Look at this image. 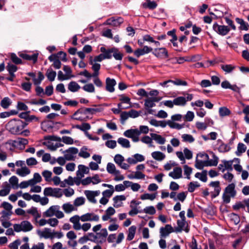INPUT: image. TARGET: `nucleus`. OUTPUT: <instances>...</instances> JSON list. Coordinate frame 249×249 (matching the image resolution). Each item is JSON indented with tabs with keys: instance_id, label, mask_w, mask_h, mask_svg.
Wrapping results in <instances>:
<instances>
[{
	"instance_id": "1",
	"label": "nucleus",
	"mask_w": 249,
	"mask_h": 249,
	"mask_svg": "<svg viewBox=\"0 0 249 249\" xmlns=\"http://www.w3.org/2000/svg\"><path fill=\"white\" fill-rule=\"evenodd\" d=\"M28 124L19 119H13L10 120L6 125V129L12 134H22V130Z\"/></svg>"
},
{
	"instance_id": "2",
	"label": "nucleus",
	"mask_w": 249,
	"mask_h": 249,
	"mask_svg": "<svg viewBox=\"0 0 249 249\" xmlns=\"http://www.w3.org/2000/svg\"><path fill=\"white\" fill-rule=\"evenodd\" d=\"M70 219L71 220L81 221L82 222L86 221H98L99 216L94 213H87L81 216L75 215L71 217Z\"/></svg>"
},
{
	"instance_id": "3",
	"label": "nucleus",
	"mask_w": 249,
	"mask_h": 249,
	"mask_svg": "<svg viewBox=\"0 0 249 249\" xmlns=\"http://www.w3.org/2000/svg\"><path fill=\"white\" fill-rule=\"evenodd\" d=\"M44 215L46 217H52L55 215L57 218H62L64 217L63 213L60 211V206L58 205H53L50 207L44 213Z\"/></svg>"
},
{
	"instance_id": "4",
	"label": "nucleus",
	"mask_w": 249,
	"mask_h": 249,
	"mask_svg": "<svg viewBox=\"0 0 249 249\" xmlns=\"http://www.w3.org/2000/svg\"><path fill=\"white\" fill-rule=\"evenodd\" d=\"M14 230L16 232H28L33 229L32 224L28 221H23L20 224H15L13 225Z\"/></svg>"
},
{
	"instance_id": "5",
	"label": "nucleus",
	"mask_w": 249,
	"mask_h": 249,
	"mask_svg": "<svg viewBox=\"0 0 249 249\" xmlns=\"http://www.w3.org/2000/svg\"><path fill=\"white\" fill-rule=\"evenodd\" d=\"M44 195L45 196H52L56 198H60L63 195L62 190L58 188L46 187L44 189L43 192Z\"/></svg>"
},
{
	"instance_id": "6",
	"label": "nucleus",
	"mask_w": 249,
	"mask_h": 249,
	"mask_svg": "<svg viewBox=\"0 0 249 249\" xmlns=\"http://www.w3.org/2000/svg\"><path fill=\"white\" fill-rule=\"evenodd\" d=\"M60 151L64 154L65 159L69 161L74 160L76 157V154H77L79 151L78 148L74 147H70L65 151H63L61 149Z\"/></svg>"
},
{
	"instance_id": "7",
	"label": "nucleus",
	"mask_w": 249,
	"mask_h": 249,
	"mask_svg": "<svg viewBox=\"0 0 249 249\" xmlns=\"http://www.w3.org/2000/svg\"><path fill=\"white\" fill-rule=\"evenodd\" d=\"M161 98L159 97H147L144 100V107L146 109H149L148 112L149 114H152L153 110L150 109L156 106L155 102H158Z\"/></svg>"
},
{
	"instance_id": "8",
	"label": "nucleus",
	"mask_w": 249,
	"mask_h": 249,
	"mask_svg": "<svg viewBox=\"0 0 249 249\" xmlns=\"http://www.w3.org/2000/svg\"><path fill=\"white\" fill-rule=\"evenodd\" d=\"M70 221L73 224V228L76 231L82 230L84 231H88L91 228V224L89 223H84L81 225L79 221L71 220L70 219Z\"/></svg>"
},
{
	"instance_id": "9",
	"label": "nucleus",
	"mask_w": 249,
	"mask_h": 249,
	"mask_svg": "<svg viewBox=\"0 0 249 249\" xmlns=\"http://www.w3.org/2000/svg\"><path fill=\"white\" fill-rule=\"evenodd\" d=\"M108 235L107 230L105 228L101 230L100 232L96 233L94 243L103 244L105 242Z\"/></svg>"
},
{
	"instance_id": "10",
	"label": "nucleus",
	"mask_w": 249,
	"mask_h": 249,
	"mask_svg": "<svg viewBox=\"0 0 249 249\" xmlns=\"http://www.w3.org/2000/svg\"><path fill=\"white\" fill-rule=\"evenodd\" d=\"M213 28L217 34L223 36L228 34L230 31V28L227 26L219 25L217 23L213 24Z\"/></svg>"
},
{
	"instance_id": "11",
	"label": "nucleus",
	"mask_w": 249,
	"mask_h": 249,
	"mask_svg": "<svg viewBox=\"0 0 249 249\" xmlns=\"http://www.w3.org/2000/svg\"><path fill=\"white\" fill-rule=\"evenodd\" d=\"M84 194L86 196L88 200L91 203L95 204L97 203V200L95 198L96 196H98L100 194V191H89L86 190L84 192Z\"/></svg>"
},
{
	"instance_id": "12",
	"label": "nucleus",
	"mask_w": 249,
	"mask_h": 249,
	"mask_svg": "<svg viewBox=\"0 0 249 249\" xmlns=\"http://www.w3.org/2000/svg\"><path fill=\"white\" fill-rule=\"evenodd\" d=\"M83 110H84V107L78 109L71 116V119L80 121H86L88 117L86 115V113H84Z\"/></svg>"
},
{
	"instance_id": "13",
	"label": "nucleus",
	"mask_w": 249,
	"mask_h": 249,
	"mask_svg": "<svg viewBox=\"0 0 249 249\" xmlns=\"http://www.w3.org/2000/svg\"><path fill=\"white\" fill-rule=\"evenodd\" d=\"M152 53L157 57L163 59L168 57V53L165 48H159L154 49Z\"/></svg>"
},
{
	"instance_id": "14",
	"label": "nucleus",
	"mask_w": 249,
	"mask_h": 249,
	"mask_svg": "<svg viewBox=\"0 0 249 249\" xmlns=\"http://www.w3.org/2000/svg\"><path fill=\"white\" fill-rule=\"evenodd\" d=\"M114 160L119 167L123 169H128L129 167L128 164L124 162V158L121 154H116L114 158Z\"/></svg>"
},
{
	"instance_id": "15",
	"label": "nucleus",
	"mask_w": 249,
	"mask_h": 249,
	"mask_svg": "<svg viewBox=\"0 0 249 249\" xmlns=\"http://www.w3.org/2000/svg\"><path fill=\"white\" fill-rule=\"evenodd\" d=\"M197 156L204 158L207 161L208 166H216L218 162V158L214 154H213V159L210 160L209 159V156L206 154H199Z\"/></svg>"
},
{
	"instance_id": "16",
	"label": "nucleus",
	"mask_w": 249,
	"mask_h": 249,
	"mask_svg": "<svg viewBox=\"0 0 249 249\" xmlns=\"http://www.w3.org/2000/svg\"><path fill=\"white\" fill-rule=\"evenodd\" d=\"M173 228L171 225L167 224L164 227H161L160 230V236L161 238H166L170 233L174 232Z\"/></svg>"
},
{
	"instance_id": "17",
	"label": "nucleus",
	"mask_w": 249,
	"mask_h": 249,
	"mask_svg": "<svg viewBox=\"0 0 249 249\" xmlns=\"http://www.w3.org/2000/svg\"><path fill=\"white\" fill-rule=\"evenodd\" d=\"M52 230L48 228H45L43 231L38 230L37 231V233L40 237L45 239H52Z\"/></svg>"
},
{
	"instance_id": "18",
	"label": "nucleus",
	"mask_w": 249,
	"mask_h": 249,
	"mask_svg": "<svg viewBox=\"0 0 249 249\" xmlns=\"http://www.w3.org/2000/svg\"><path fill=\"white\" fill-rule=\"evenodd\" d=\"M209 185L213 187L214 192L212 193V197L215 198L218 196L221 191V187L220 186V182L219 181H212Z\"/></svg>"
},
{
	"instance_id": "19",
	"label": "nucleus",
	"mask_w": 249,
	"mask_h": 249,
	"mask_svg": "<svg viewBox=\"0 0 249 249\" xmlns=\"http://www.w3.org/2000/svg\"><path fill=\"white\" fill-rule=\"evenodd\" d=\"M89 63L92 65L91 69L93 71V73H92V77L98 76L99 74V70L101 68V65L99 63H97L94 61H92V57L91 56H90L89 58Z\"/></svg>"
},
{
	"instance_id": "20",
	"label": "nucleus",
	"mask_w": 249,
	"mask_h": 249,
	"mask_svg": "<svg viewBox=\"0 0 249 249\" xmlns=\"http://www.w3.org/2000/svg\"><path fill=\"white\" fill-rule=\"evenodd\" d=\"M169 176L173 179L180 178L182 177V170L181 167H175L173 171L169 173Z\"/></svg>"
},
{
	"instance_id": "21",
	"label": "nucleus",
	"mask_w": 249,
	"mask_h": 249,
	"mask_svg": "<svg viewBox=\"0 0 249 249\" xmlns=\"http://www.w3.org/2000/svg\"><path fill=\"white\" fill-rule=\"evenodd\" d=\"M152 48L147 46H144L142 49H138L135 50L134 52V54L136 57H139L141 55H143L145 54L148 53L152 52Z\"/></svg>"
},
{
	"instance_id": "22",
	"label": "nucleus",
	"mask_w": 249,
	"mask_h": 249,
	"mask_svg": "<svg viewBox=\"0 0 249 249\" xmlns=\"http://www.w3.org/2000/svg\"><path fill=\"white\" fill-rule=\"evenodd\" d=\"M126 199V197L124 195L116 196L113 198V206L115 208H119L123 205V201Z\"/></svg>"
},
{
	"instance_id": "23",
	"label": "nucleus",
	"mask_w": 249,
	"mask_h": 249,
	"mask_svg": "<svg viewBox=\"0 0 249 249\" xmlns=\"http://www.w3.org/2000/svg\"><path fill=\"white\" fill-rule=\"evenodd\" d=\"M106 90L110 92H113L115 90L114 87L116 84V81L114 79L108 77L106 79Z\"/></svg>"
},
{
	"instance_id": "24",
	"label": "nucleus",
	"mask_w": 249,
	"mask_h": 249,
	"mask_svg": "<svg viewBox=\"0 0 249 249\" xmlns=\"http://www.w3.org/2000/svg\"><path fill=\"white\" fill-rule=\"evenodd\" d=\"M123 19L120 17L117 18H111L108 19L106 21V23L108 25H110L114 26H119L121 23H122L123 22Z\"/></svg>"
},
{
	"instance_id": "25",
	"label": "nucleus",
	"mask_w": 249,
	"mask_h": 249,
	"mask_svg": "<svg viewBox=\"0 0 249 249\" xmlns=\"http://www.w3.org/2000/svg\"><path fill=\"white\" fill-rule=\"evenodd\" d=\"M234 160H237L239 162V159L238 158H234L233 160L228 161L223 160V163L224 165V168L222 169V172H224L226 170L229 171H231L233 170L232 164Z\"/></svg>"
},
{
	"instance_id": "26",
	"label": "nucleus",
	"mask_w": 249,
	"mask_h": 249,
	"mask_svg": "<svg viewBox=\"0 0 249 249\" xmlns=\"http://www.w3.org/2000/svg\"><path fill=\"white\" fill-rule=\"evenodd\" d=\"M78 170L76 172V175L78 177L82 178L84 177V174H88L89 170V168L84 165H79L78 166Z\"/></svg>"
},
{
	"instance_id": "27",
	"label": "nucleus",
	"mask_w": 249,
	"mask_h": 249,
	"mask_svg": "<svg viewBox=\"0 0 249 249\" xmlns=\"http://www.w3.org/2000/svg\"><path fill=\"white\" fill-rule=\"evenodd\" d=\"M150 136L153 140H154L159 144H164L166 142V139L160 135L156 133H151Z\"/></svg>"
},
{
	"instance_id": "28",
	"label": "nucleus",
	"mask_w": 249,
	"mask_h": 249,
	"mask_svg": "<svg viewBox=\"0 0 249 249\" xmlns=\"http://www.w3.org/2000/svg\"><path fill=\"white\" fill-rule=\"evenodd\" d=\"M19 56L23 59L27 60L32 61L34 63H35L37 60V53H34L32 55L26 53H21Z\"/></svg>"
},
{
	"instance_id": "29",
	"label": "nucleus",
	"mask_w": 249,
	"mask_h": 249,
	"mask_svg": "<svg viewBox=\"0 0 249 249\" xmlns=\"http://www.w3.org/2000/svg\"><path fill=\"white\" fill-rule=\"evenodd\" d=\"M177 224L178 227L175 229L176 232H181L183 230L185 231L186 232L189 231L188 229H184L186 225L185 220H178L177 221Z\"/></svg>"
},
{
	"instance_id": "30",
	"label": "nucleus",
	"mask_w": 249,
	"mask_h": 249,
	"mask_svg": "<svg viewBox=\"0 0 249 249\" xmlns=\"http://www.w3.org/2000/svg\"><path fill=\"white\" fill-rule=\"evenodd\" d=\"M28 141L26 139L18 138L17 139L14 140L12 142V144L16 147L20 146L22 145L24 146L27 144Z\"/></svg>"
},
{
	"instance_id": "31",
	"label": "nucleus",
	"mask_w": 249,
	"mask_h": 249,
	"mask_svg": "<svg viewBox=\"0 0 249 249\" xmlns=\"http://www.w3.org/2000/svg\"><path fill=\"white\" fill-rule=\"evenodd\" d=\"M146 2L142 4V6L143 8H149V9H154L157 7V4L155 1H151L150 0H145Z\"/></svg>"
},
{
	"instance_id": "32",
	"label": "nucleus",
	"mask_w": 249,
	"mask_h": 249,
	"mask_svg": "<svg viewBox=\"0 0 249 249\" xmlns=\"http://www.w3.org/2000/svg\"><path fill=\"white\" fill-rule=\"evenodd\" d=\"M2 189L0 190V196H4L8 195L11 190L10 185L5 182L2 186Z\"/></svg>"
},
{
	"instance_id": "33",
	"label": "nucleus",
	"mask_w": 249,
	"mask_h": 249,
	"mask_svg": "<svg viewBox=\"0 0 249 249\" xmlns=\"http://www.w3.org/2000/svg\"><path fill=\"white\" fill-rule=\"evenodd\" d=\"M224 192L229 194L232 197H234L236 193L235 190V184L234 183L229 184L226 187Z\"/></svg>"
},
{
	"instance_id": "34",
	"label": "nucleus",
	"mask_w": 249,
	"mask_h": 249,
	"mask_svg": "<svg viewBox=\"0 0 249 249\" xmlns=\"http://www.w3.org/2000/svg\"><path fill=\"white\" fill-rule=\"evenodd\" d=\"M30 169L26 166H24L21 168H18L16 170V174L20 177H25L30 173Z\"/></svg>"
},
{
	"instance_id": "35",
	"label": "nucleus",
	"mask_w": 249,
	"mask_h": 249,
	"mask_svg": "<svg viewBox=\"0 0 249 249\" xmlns=\"http://www.w3.org/2000/svg\"><path fill=\"white\" fill-rule=\"evenodd\" d=\"M152 157L158 161H161L165 158L164 154L160 151H154L151 153Z\"/></svg>"
},
{
	"instance_id": "36",
	"label": "nucleus",
	"mask_w": 249,
	"mask_h": 249,
	"mask_svg": "<svg viewBox=\"0 0 249 249\" xmlns=\"http://www.w3.org/2000/svg\"><path fill=\"white\" fill-rule=\"evenodd\" d=\"M246 150V145L243 143L239 142L237 145V150L235 151V154L238 157L241 156L243 153L245 152Z\"/></svg>"
},
{
	"instance_id": "37",
	"label": "nucleus",
	"mask_w": 249,
	"mask_h": 249,
	"mask_svg": "<svg viewBox=\"0 0 249 249\" xmlns=\"http://www.w3.org/2000/svg\"><path fill=\"white\" fill-rule=\"evenodd\" d=\"M68 89L72 92H75L80 89V86L75 81H71L68 86Z\"/></svg>"
},
{
	"instance_id": "38",
	"label": "nucleus",
	"mask_w": 249,
	"mask_h": 249,
	"mask_svg": "<svg viewBox=\"0 0 249 249\" xmlns=\"http://www.w3.org/2000/svg\"><path fill=\"white\" fill-rule=\"evenodd\" d=\"M175 105L178 106H184L186 104V98L184 97L179 96L174 99Z\"/></svg>"
},
{
	"instance_id": "39",
	"label": "nucleus",
	"mask_w": 249,
	"mask_h": 249,
	"mask_svg": "<svg viewBox=\"0 0 249 249\" xmlns=\"http://www.w3.org/2000/svg\"><path fill=\"white\" fill-rule=\"evenodd\" d=\"M139 132V130L137 129H130L124 131V135L126 137L132 138Z\"/></svg>"
},
{
	"instance_id": "40",
	"label": "nucleus",
	"mask_w": 249,
	"mask_h": 249,
	"mask_svg": "<svg viewBox=\"0 0 249 249\" xmlns=\"http://www.w3.org/2000/svg\"><path fill=\"white\" fill-rule=\"evenodd\" d=\"M236 21L240 25V29L242 30L247 31L249 29V25L243 19L238 18H236Z\"/></svg>"
},
{
	"instance_id": "41",
	"label": "nucleus",
	"mask_w": 249,
	"mask_h": 249,
	"mask_svg": "<svg viewBox=\"0 0 249 249\" xmlns=\"http://www.w3.org/2000/svg\"><path fill=\"white\" fill-rule=\"evenodd\" d=\"M62 207L64 211L67 213H71L75 210L74 206L70 203H64Z\"/></svg>"
},
{
	"instance_id": "42",
	"label": "nucleus",
	"mask_w": 249,
	"mask_h": 249,
	"mask_svg": "<svg viewBox=\"0 0 249 249\" xmlns=\"http://www.w3.org/2000/svg\"><path fill=\"white\" fill-rule=\"evenodd\" d=\"M9 181L11 185L12 188L14 189H17L18 188V179L16 176H13L9 178Z\"/></svg>"
},
{
	"instance_id": "43",
	"label": "nucleus",
	"mask_w": 249,
	"mask_h": 249,
	"mask_svg": "<svg viewBox=\"0 0 249 249\" xmlns=\"http://www.w3.org/2000/svg\"><path fill=\"white\" fill-rule=\"evenodd\" d=\"M136 231V227L135 226H132L129 228L128 233L127 237V240L130 241L134 238Z\"/></svg>"
},
{
	"instance_id": "44",
	"label": "nucleus",
	"mask_w": 249,
	"mask_h": 249,
	"mask_svg": "<svg viewBox=\"0 0 249 249\" xmlns=\"http://www.w3.org/2000/svg\"><path fill=\"white\" fill-rule=\"evenodd\" d=\"M56 72L53 71L52 69H48L46 72V75L48 78V80L53 82L55 78L56 77Z\"/></svg>"
},
{
	"instance_id": "45",
	"label": "nucleus",
	"mask_w": 249,
	"mask_h": 249,
	"mask_svg": "<svg viewBox=\"0 0 249 249\" xmlns=\"http://www.w3.org/2000/svg\"><path fill=\"white\" fill-rule=\"evenodd\" d=\"M118 142L124 148H129L130 147L129 141L127 139L119 138L118 139Z\"/></svg>"
},
{
	"instance_id": "46",
	"label": "nucleus",
	"mask_w": 249,
	"mask_h": 249,
	"mask_svg": "<svg viewBox=\"0 0 249 249\" xmlns=\"http://www.w3.org/2000/svg\"><path fill=\"white\" fill-rule=\"evenodd\" d=\"M168 126L171 128H176L178 130L181 129L184 127V124H181L176 123L172 121L168 120Z\"/></svg>"
},
{
	"instance_id": "47",
	"label": "nucleus",
	"mask_w": 249,
	"mask_h": 249,
	"mask_svg": "<svg viewBox=\"0 0 249 249\" xmlns=\"http://www.w3.org/2000/svg\"><path fill=\"white\" fill-rule=\"evenodd\" d=\"M6 69L7 71H9L10 75L15 76L14 72H16L18 70V68L16 66L12 64L8 63V65L6 67Z\"/></svg>"
},
{
	"instance_id": "48",
	"label": "nucleus",
	"mask_w": 249,
	"mask_h": 249,
	"mask_svg": "<svg viewBox=\"0 0 249 249\" xmlns=\"http://www.w3.org/2000/svg\"><path fill=\"white\" fill-rule=\"evenodd\" d=\"M0 106L4 109L8 108L11 104V100L9 98L6 97H4L0 102Z\"/></svg>"
},
{
	"instance_id": "49",
	"label": "nucleus",
	"mask_w": 249,
	"mask_h": 249,
	"mask_svg": "<svg viewBox=\"0 0 249 249\" xmlns=\"http://www.w3.org/2000/svg\"><path fill=\"white\" fill-rule=\"evenodd\" d=\"M208 163H207V161L204 160H199L198 159H196V163H195V167L198 169H202L204 166H207Z\"/></svg>"
},
{
	"instance_id": "50",
	"label": "nucleus",
	"mask_w": 249,
	"mask_h": 249,
	"mask_svg": "<svg viewBox=\"0 0 249 249\" xmlns=\"http://www.w3.org/2000/svg\"><path fill=\"white\" fill-rule=\"evenodd\" d=\"M87 148L85 146L82 147L79 153V156L84 159L88 158L90 157L89 153L87 151Z\"/></svg>"
},
{
	"instance_id": "51",
	"label": "nucleus",
	"mask_w": 249,
	"mask_h": 249,
	"mask_svg": "<svg viewBox=\"0 0 249 249\" xmlns=\"http://www.w3.org/2000/svg\"><path fill=\"white\" fill-rule=\"evenodd\" d=\"M195 177L204 182L207 180V173L206 171H203L202 173H196L195 174Z\"/></svg>"
},
{
	"instance_id": "52",
	"label": "nucleus",
	"mask_w": 249,
	"mask_h": 249,
	"mask_svg": "<svg viewBox=\"0 0 249 249\" xmlns=\"http://www.w3.org/2000/svg\"><path fill=\"white\" fill-rule=\"evenodd\" d=\"M153 139L152 138L148 136H145L142 138L141 141L144 143L147 144L148 145L149 147H153Z\"/></svg>"
},
{
	"instance_id": "53",
	"label": "nucleus",
	"mask_w": 249,
	"mask_h": 249,
	"mask_svg": "<svg viewBox=\"0 0 249 249\" xmlns=\"http://www.w3.org/2000/svg\"><path fill=\"white\" fill-rule=\"evenodd\" d=\"M42 175L46 181L50 182L52 180V173L51 171L47 170H44L42 172Z\"/></svg>"
},
{
	"instance_id": "54",
	"label": "nucleus",
	"mask_w": 249,
	"mask_h": 249,
	"mask_svg": "<svg viewBox=\"0 0 249 249\" xmlns=\"http://www.w3.org/2000/svg\"><path fill=\"white\" fill-rule=\"evenodd\" d=\"M182 141L184 142L192 143L195 141V139L192 135L190 134H184L181 136Z\"/></svg>"
},
{
	"instance_id": "55",
	"label": "nucleus",
	"mask_w": 249,
	"mask_h": 249,
	"mask_svg": "<svg viewBox=\"0 0 249 249\" xmlns=\"http://www.w3.org/2000/svg\"><path fill=\"white\" fill-rule=\"evenodd\" d=\"M28 213L31 214L36 218L40 217V214L38 213L36 207H32L27 211Z\"/></svg>"
},
{
	"instance_id": "56",
	"label": "nucleus",
	"mask_w": 249,
	"mask_h": 249,
	"mask_svg": "<svg viewBox=\"0 0 249 249\" xmlns=\"http://www.w3.org/2000/svg\"><path fill=\"white\" fill-rule=\"evenodd\" d=\"M200 186V184L197 182H191L188 185V191L189 192H193L196 188Z\"/></svg>"
},
{
	"instance_id": "57",
	"label": "nucleus",
	"mask_w": 249,
	"mask_h": 249,
	"mask_svg": "<svg viewBox=\"0 0 249 249\" xmlns=\"http://www.w3.org/2000/svg\"><path fill=\"white\" fill-rule=\"evenodd\" d=\"M107 170L108 173L113 174L116 171L117 169L113 163L109 162L107 166Z\"/></svg>"
},
{
	"instance_id": "58",
	"label": "nucleus",
	"mask_w": 249,
	"mask_h": 249,
	"mask_svg": "<svg viewBox=\"0 0 249 249\" xmlns=\"http://www.w3.org/2000/svg\"><path fill=\"white\" fill-rule=\"evenodd\" d=\"M231 113L230 110L226 107L219 108V113L220 116L224 117L229 115Z\"/></svg>"
},
{
	"instance_id": "59",
	"label": "nucleus",
	"mask_w": 249,
	"mask_h": 249,
	"mask_svg": "<svg viewBox=\"0 0 249 249\" xmlns=\"http://www.w3.org/2000/svg\"><path fill=\"white\" fill-rule=\"evenodd\" d=\"M184 174L186 176V178L188 179H190V175L192 173V168L187 165L183 166Z\"/></svg>"
},
{
	"instance_id": "60",
	"label": "nucleus",
	"mask_w": 249,
	"mask_h": 249,
	"mask_svg": "<svg viewBox=\"0 0 249 249\" xmlns=\"http://www.w3.org/2000/svg\"><path fill=\"white\" fill-rule=\"evenodd\" d=\"M82 88L83 90L88 92H94L95 91V88L91 83L84 85Z\"/></svg>"
},
{
	"instance_id": "61",
	"label": "nucleus",
	"mask_w": 249,
	"mask_h": 249,
	"mask_svg": "<svg viewBox=\"0 0 249 249\" xmlns=\"http://www.w3.org/2000/svg\"><path fill=\"white\" fill-rule=\"evenodd\" d=\"M38 74V77L37 78L35 77L33 79L34 83L36 85H39L44 78V76L42 72H39Z\"/></svg>"
},
{
	"instance_id": "62",
	"label": "nucleus",
	"mask_w": 249,
	"mask_h": 249,
	"mask_svg": "<svg viewBox=\"0 0 249 249\" xmlns=\"http://www.w3.org/2000/svg\"><path fill=\"white\" fill-rule=\"evenodd\" d=\"M63 70L66 73L67 77H69V79L71 78L74 77V75L72 74V71L71 68L68 66L65 65L63 67Z\"/></svg>"
},
{
	"instance_id": "63",
	"label": "nucleus",
	"mask_w": 249,
	"mask_h": 249,
	"mask_svg": "<svg viewBox=\"0 0 249 249\" xmlns=\"http://www.w3.org/2000/svg\"><path fill=\"white\" fill-rule=\"evenodd\" d=\"M231 149V147L229 145L227 144L222 143L219 147H218V151L220 152L225 153L228 152Z\"/></svg>"
},
{
	"instance_id": "64",
	"label": "nucleus",
	"mask_w": 249,
	"mask_h": 249,
	"mask_svg": "<svg viewBox=\"0 0 249 249\" xmlns=\"http://www.w3.org/2000/svg\"><path fill=\"white\" fill-rule=\"evenodd\" d=\"M196 127L200 130H205L208 127V124L204 122H197L196 123Z\"/></svg>"
}]
</instances>
